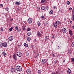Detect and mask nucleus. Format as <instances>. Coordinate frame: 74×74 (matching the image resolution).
Returning <instances> with one entry per match:
<instances>
[{
	"mask_svg": "<svg viewBox=\"0 0 74 74\" xmlns=\"http://www.w3.org/2000/svg\"><path fill=\"white\" fill-rule=\"evenodd\" d=\"M16 69L17 71L21 72L22 70V67L19 66H16Z\"/></svg>",
	"mask_w": 74,
	"mask_h": 74,
	"instance_id": "nucleus-1",
	"label": "nucleus"
},
{
	"mask_svg": "<svg viewBox=\"0 0 74 74\" xmlns=\"http://www.w3.org/2000/svg\"><path fill=\"white\" fill-rule=\"evenodd\" d=\"M16 56L19 57H21L22 56V53L21 52H18L17 53Z\"/></svg>",
	"mask_w": 74,
	"mask_h": 74,
	"instance_id": "nucleus-2",
	"label": "nucleus"
},
{
	"mask_svg": "<svg viewBox=\"0 0 74 74\" xmlns=\"http://www.w3.org/2000/svg\"><path fill=\"white\" fill-rule=\"evenodd\" d=\"M41 63L42 64H45V63H47V59H43L42 60Z\"/></svg>",
	"mask_w": 74,
	"mask_h": 74,
	"instance_id": "nucleus-3",
	"label": "nucleus"
},
{
	"mask_svg": "<svg viewBox=\"0 0 74 74\" xmlns=\"http://www.w3.org/2000/svg\"><path fill=\"white\" fill-rule=\"evenodd\" d=\"M32 19L31 18H29L27 20L28 23H32Z\"/></svg>",
	"mask_w": 74,
	"mask_h": 74,
	"instance_id": "nucleus-4",
	"label": "nucleus"
},
{
	"mask_svg": "<svg viewBox=\"0 0 74 74\" xmlns=\"http://www.w3.org/2000/svg\"><path fill=\"white\" fill-rule=\"evenodd\" d=\"M9 41H11L13 40L14 37L13 36H10L8 38Z\"/></svg>",
	"mask_w": 74,
	"mask_h": 74,
	"instance_id": "nucleus-5",
	"label": "nucleus"
},
{
	"mask_svg": "<svg viewBox=\"0 0 74 74\" xmlns=\"http://www.w3.org/2000/svg\"><path fill=\"white\" fill-rule=\"evenodd\" d=\"M13 58L14 59V60H16V55L15 54H14L13 56Z\"/></svg>",
	"mask_w": 74,
	"mask_h": 74,
	"instance_id": "nucleus-6",
	"label": "nucleus"
},
{
	"mask_svg": "<svg viewBox=\"0 0 74 74\" xmlns=\"http://www.w3.org/2000/svg\"><path fill=\"white\" fill-rule=\"evenodd\" d=\"M41 33L39 32H38L37 33V34H36L37 36H38L39 37H41Z\"/></svg>",
	"mask_w": 74,
	"mask_h": 74,
	"instance_id": "nucleus-7",
	"label": "nucleus"
},
{
	"mask_svg": "<svg viewBox=\"0 0 74 74\" xmlns=\"http://www.w3.org/2000/svg\"><path fill=\"white\" fill-rule=\"evenodd\" d=\"M26 72L27 74H31V71L29 69L27 70Z\"/></svg>",
	"mask_w": 74,
	"mask_h": 74,
	"instance_id": "nucleus-8",
	"label": "nucleus"
},
{
	"mask_svg": "<svg viewBox=\"0 0 74 74\" xmlns=\"http://www.w3.org/2000/svg\"><path fill=\"white\" fill-rule=\"evenodd\" d=\"M15 68H13L11 70V71L12 72V73H14V72H15Z\"/></svg>",
	"mask_w": 74,
	"mask_h": 74,
	"instance_id": "nucleus-9",
	"label": "nucleus"
},
{
	"mask_svg": "<svg viewBox=\"0 0 74 74\" xmlns=\"http://www.w3.org/2000/svg\"><path fill=\"white\" fill-rule=\"evenodd\" d=\"M62 31L63 33H66V29L64 28H63L62 29Z\"/></svg>",
	"mask_w": 74,
	"mask_h": 74,
	"instance_id": "nucleus-10",
	"label": "nucleus"
},
{
	"mask_svg": "<svg viewBox=\"0 0 74 74\" xmlns=\"http://www.w3.org/2000/svg\"><path fill=\"white\" fill-rule=\"evenodd\" d=\"M56 24L58 25L59 26L60 24V22L59 21H57L56 22Z\"/></svg>",
	"mask_w": 74,
	"mask_h": 74,
	"instance_id": "nucleus-11",
	"label": "nucleus"
},
{
	"mask_svg": "<svg viewBox=\"0 0 74 74\" xmlns=\"http://www.w3.org/2000/svg\"><path fill=\"white\" fill-rule=\"evenodd\" d=\"M3 47L5 48L6 47H7V43L6 42H5L3 43Z\"/></svg>",
	"mask_w": 74,
	"mask_h": 74,
	"instance_id": "nucleus-12",
	"label": "nucleus"
},
{
	"mask_svg": "<svg viewBox=\"0 0 74 74\" xmlns=\"http://www.w3.org/2000/svg\"><path fill=\"white\" fill-rule=\"evenodd\" d=\"M67 73L68 74H70L71 73V70L70 69H68L67 70Z\"/></svg>",
	"mask_w": 74,
	"mask_h": 74,
	"instance_id": "nucleus-13",
	"label": "nucleus"
},
{
	"mask_svg": "<svg viewBox=\"0 0 74 74\" xmlns=\"http://www.w3.org/2000/svg\"><path fill=\"white\" fill-rule=\"evenodd\" d=\"M41 3H46V0H41Z\"/></svg>",
	"mask_w": 74,
	"mask_h": 74,
	"instance_id": "nucleus-14",
	"label": "nucleus"
},
{
	"mask_svg": "<svg viewBox=\"0 0 74 74\" xmlns=\"http://www.w3.org/2000/svg\"><path fill=\"white\" fill-rule=\"evenodd\" d=\"M69 34L70 36H72L73 35V32H72V31L70 30H69Z\"/></svg>",
	"mask_w": 74,
	"mask_h": 74,
	"instance_id": "nucleus-15",
	"label": "nucleus"
},
{
	"mask_svg": "<svg viewBox=\"0 0 74 74\" xmlns=\"http://www.w3.org/2000/svg\"><path fill=\"white\" fill-rule=\"evenodd\" d=\"M52 74H59V72H53L52 73Z\"/></svg>",
	"mask_w": 74,
	"mask_h": 74,
	"instance_id": "nucleus-16",
	"label": "nucleus"
},
{
	"mask_svg": "<svg viewBox=\"0 0 74 74\" xmlns=\"http://www.w3.org/2000/svg\"><path fill=\"white\" fill-rule=\"evenodd\" d=\"M15 4L16 5H19V4H20V2H19L17 1L16 2Z\"/></svg>",
	"mask_w": 74,
	"mask_h": 74,
	"instance_id": "nucleus-17",
	"label": "nucleus"
},
{
	"mask_svg": "<svg viewBox=\"0 0 74 74\" xmlns=\"http://www.w3.org/2000/svg\"><path fill=\"white\" fill-rule=\"evenodd\" d=\"M2 54L3 55V56H5V55H6V53H5V51H3L2 52Z\"/></svg>",
	"mask_w": 74,
	"mask_h": 74,
	"instance_id": "nucleus-18",
	"label": "nucleus"
},
{
	"mask_svg": "<svg viewBox=\"0 0 74 74\" xmlns=\"http://www.w3.org/2000/svg\"><path fill=\"white\" fill-rule=\"evenodd\" d=\"M38 74H41V71L40 70H39L38 71Z\"/></svg>",
	"mask_w": 74,
	"mask_h": 74,
	"instance_id": "nucleus-19",
	"label": "nucleus"
},
{
	"mask_svg": "<svg viewBox=\"0 0 74 74\" xmlns=\"http://www.w3.org/2000/svg\"><path fill=\"white\" fill-rule=\"evenodd\" d=\"M41 9H42L43 10H44L45 9V7L44 6H43L42 7V8H41Z\"/></svg>",
	"mask_w": 74,
	"mask_h": 74,
	"instance_id": "nucleus-20",
	"label": "nucleus"
},
{
	"mask_svg": "<svg viewBox=\"0 0 74 74\" xmlns=\"http://www.w3.org/2000/svg\"><path fill=\"white\" fill-rule=\"evenodd\" d=\"M12 29H13V27H12L10 28L9 29L10 31H12Z\"/></svg>",
	"mask_w": 74,
	"mask_h": 74,
	"instance_id": "nucleus-21",
	"label": "nucleus"
},
{
	"mask_svg": "<svg viewBox=\"0 0 74 74\" xmlns=\"http://www.w3.org/2000/svg\"><path fill=\"white\" fill-rule=\"evenodd\" d=\"M3 45V44L2 42H0V47H1Z\"/></svg>",
	"mask_w": 74,
	"mask_h": 74,
	"instance_id": "nucleus-22",
	"label": "nucleus"
},
{
	"mask_svg": "<svg viewBox=\"0 0 74 74\" xmlns=\"http://www.w3.org/2000/svg\"><path fill=\"white\" fill-rule=\"evenodd\" d=\"M37 24L38 26H40L41 25V23H40V22L38 21L37 22Z\"/></svg>",
	"mask_w": 74,
	"mask_h": 74,
	"instance_id": "nucleus-23",
	"label": "nucleus"
},
{
	"mask_svg": "<svg viewBox=\"0 0 74 74\" xmlns=\"http://www.w3.org/2000/svg\"><path fill=\"white\" fill-rule=\"evenodd\" d=\"M27 39L28 41H30V40H31V38H27Z\"/></svg>",
	"mask_w": 74,
	"mask_h": 74,
	"instance_id": "nucleus-24",
	"label": "nucleus"
},
{
	"mask_svg": "<svg viewBox=\"0 0 74 74\" xmlns=\"http://www.w3.org/2000/svg\"><path fill=\"white\" fill-rule=\"evenodd\" d=\"M24 46H25V47H28V45H27V44L24 43Z\"/></svg>",
	"mask_w": 74,
	"mask_h": 74,
	"instance_id": "nucleus-25",
	"label": "nucleus"
},
{
	"mask_svg": "<svg viewBox=\"0 0 74 74\" xmlns=\"http://www.w3.org/2000/svg\"><path fill=\"white\" fill-rule=\"evenodd\" d=\"M49 14H53V10H51L49 12Z\"/></svg>",
	"mask_w": 74,
	"mask_h": 74,
	"instance_id": "nucleus-26",
	"label": "nucleus"
},
{
	"mask_svg": "<svg viewBox=\"0 0 74 74\" xmlns=\"http://www.w3.org/2000/svg\"><path fill=\"white\" fill-rule=\"evenodd\" d=\"M21 28H19L18 29V30L17 31V32H18V33H20L21 32Z\"/></svg>",
	"mask_w": 74,
	"mask_h": 74,
	"instance_id": "nucleus-27",
	"label": "nucleus"
},
{
	"mask_svg": "<svg viewBox=\"0 0 74 74\" xmlns=\"http://www.w3.org/2000/svg\"><path fill=\"white\" fill-rule=\"evenodd\" d=\"M71 46L72 47H74V42H73L71 44Z\"/></svg>",
	"mask_w": 74,
	"mask_h": 74,
	"instance_id": "nucleus-28",
	"label": "nucleus"
},
{
	"mask_svg": "<svg viewBox=\"0 0 74 74\" xmlns=\"http://www.w3.org/2000/svg\"><path fill=\"white\" fill-rule=\"evenodd\" d=\"M70 4V3L69 1H68L66 2V4H67V5H69Z\"/></svg>",
	"mask_w": 74,
	"mask_h": 74,
	"instance_id": "nucleus-29",
	"label": "nucleus"
},
{
	"mask_svg": "<svg viewBox=\"0 0 74 74\" xmlns=\"http://www.w3.org/2000/svg\"><path fill=\"white\" fill-rule=\"evenodd\" d=\"M5 10H6V11H8L9 10V8L8 7H6V8H5Z\"/></svg>",
	"mask_w": 74,
	"mask_h": 74,
	"instance_id": "nucleus-30",
	"label": "nucleus"
},
{
	"mask_svg": "<svg viewBox=\"0 0 74 74\" xmlns=\"http://www.w3.org/2000/svg\"><path fill=\"white\" fill-rule=\"evenodd\" d=\"M31 30V29L30 28H28L27 29V31H30Z\"/></svg>",
	"mask_w": 74,
	"mask_h": 74,
	"instance_id": "nucleus-31",
	"label": "nucleus"
},
{
	"mask_svg": "<svg viewBox=\"0 0 74 74\" xmlns=\"http://www.w3.org/2000/svg\"><path fill=\"white\" fill-rule=\"evenodd\" d=\"M27 34L28 36H30L31 35V33H28Z\"/></svg>",
	"mask_w": 74,
	"mask_h": 74,
	"instance_id": "nucleus-32",
	"label": "nucleus"
},
{
	"mask_svg": "<svg viewBox=\"0 0 74 74\" xmlns=\"http://www.w3.org/2000/svg\"><path fill=\"white\" fill-rule=\"evenodd\" d=\"M18 28V27L16 26V27H15L14 28V29H15V30H17Z\"/></svg>",
	"mask_w": 74,
	"mask_h": 74,
	"instance_id": "nucleus-33",
	"label": "nucleus"
},
{
	"mask_svg": "<svg viewBox=\"0 0 74 74\" xmlns=\"http://www.w3.org/2000/svg\"><path fill=\"white\" fill-rule=\"evenodd\" d=\"M23 30H26V29L25 28V26H24L23 27Z\"/></svg>",
	"mask_w": 74,
	"mask_h": 74,
	"instance_id": "nucleus-34",
	"label": "nucleus"
},
{
	"mask_svg": "<svg viewBox=\"0 0 74 74\" xmlns=\"http://www.w3.org/2000/svg\"><path fill=\"white\" fill-rule=\"evenodd\" d=\"M71 60L73 62H74V58H72L71 59Z\"/></svg>",
	"mask_w": 74,
	"mask_h": 74,
	"instance_id": "nucleus-35",
	"label": "nucleus"
},
{
	"mask_svg": "<svg viewBox=\"0 0 74 74\" xmlns=\"http://www.w3.org/2000/svg\"><path fill=\"white\" fill-rule=\"evenodd\" d=\"M54 26L55 28H57V27H58V25H56Z\"/></svg>",
	"mask_w": 74,
	"mask_h": 74,
	"instance_id": "nucleus-36",
	"label": "nucleus"
},
{
	"mask_svg": "<svg viewBox=\"0 0 74 74\" xmlns=\"http://www.w3.org/2000/svg\"><path fill=\"white\" fill-rule=\"evenodd\" d=\"M3 28H1V32H3Z\"/></svg>",
	"mask_w": 74,
	"mask_h": 74,
	"instance_id": "nucleus-37",
	"label": "nucleus"
},
{
	"mask_svg": "<svg viewBox=\"0 0 74 74\" xmlns=\"http://www.w3.org/2000/svg\"><path fill=\"white\" fill-rule=\"evenodd\" d=\"M49 38L48 36H46V37H45V40H47V38Z\"/></svg>",
	"mask_w": 74,
	"mask_h": 74,
	"instance_id": "nucleus-38",
	"label": "nucleus"
},
{
	"mask_svg": "<svg viewBox=\"0 0 74 74\" xmlns=\"http://www.w3.org/2000/svg\"><path fill=\"white\" fill-rule=\"evenodd\" d=\"M72 14H74V9H73L72 11Z\"/></svg>",
	"mask_w": 74,
	"mask_h": 74,
	"instance_id": "nucleus-39",
	"label": "nucleus"
},
{
	"mask_svg": "<svg viewBox=\"0 0 74 74\" xmlns=\"http://www.w3.org/2000/svg\"><path fill=\"white\" fill-rule=\"evenodd\" d=\"M0 6L1 7H3V5L2 4H0Z\"/></svg>",
	"mask_w": 74,
	"mask_h": 74,
	"instance_id": "nucleus-40",
	"label": "nucleus"
},
{
	"mask_svg": "<svg viewBox=\"0 0 74 74\" xmlns=\"http://www.w3.org/2000/svg\"><path fill=\"white\" fill-rule=\"evenodd\" d=\"M26 56H28V55H29V53H26Z\"/></svg>",
	"mask_w": 74,
	"mask_h": 74,
	"instance_id": "nucleus-41",
	"label": "nucleus"
},
{
	"mask_svg": "<svg viewBox=\"0 0 74 74\" xmlns=\"http://www.w3.org/2000/svg\"><path fill=\"white\" fill-rule=\"evenodd\" d=\"M72 18L73 20H74V15L72 16Z\"/></svg>",
	"mask_w": 74,
	"mask_h": 74,
	"instance_id": "nucleus-42",
	"label": "nucleus"
},
{
	"mask_svg": "<svg viewBox=\"0 0 74 74\" xmlns=\"http://www.w3.org/2000/svg\"><path fill=\"white\" fill-rule=\"evenodd\" d=\"M56 23H53V26H55V25H56Z\"/></svg>",
	"mask_w": 74,
	"mask_h": 74,
	"instance_id": "nucleus-43",
	"label": "nucleus"
},
{
	"mask_svg": "<svg viewBox=\"0 0 74 74\" xmlns=\"http://www.w3.org/2000/svg\"><path fill=\"white\" fill-rule=\"evenodd\" d=\"M71 10H72V8H70L69 9V11H70Z\"/></svg>",
	"mask_w": 74,
	"mask_h": 74,
	"instance_id": "nucleus-44",
	"label": "nucleus"
},
{
	"mask_svg": "<svg viewBox=\"0 0 74 74\" xmlns=\"http://www.w3.org/2000/svg\"><path fill=\"white\" fill-rule=\"evenodd\" d=\"M55 54H52V56H53V57H54V56H55Z\"/></svg>",
	"mask_w": 74,
	"mask_h": 74,
	"instance_id": "nucleus-45",
	"label": "nucleus"
},
{
	"mask_svg": "<svg viewBox=\"0 0 74 74\" xmlns=\"http://www.w3.org/2000/svg\"><path fill=\"white\" fill-rule=\"evenodd\" d=\"M72 29H74V25H73L72 27Z\"/></svg>",
	"mask_w": 74,
	"mask_h": 74,
	"instance_id": "nucleus-46",
	"label": "nucleus"
},
{
	"mask_svg": "<svg viewBox=\"0 0 74 74\" xmlns=\"http://www.w3.org/2000/svg\"><path fill=\"white\" fill-rule=\"evenodd\" d=\"M48 6H47L46 7V9L47 10H48V9H49V8H48Z\"/></svg>",
	"mask_w": 74,
	"mask_h": 74,
	"instance_id": "nucleus-47",
	"label": "nucleus"
},
{
	"mask_svg": "<svg viewBox=\"0 0 74 74\" xmlns=\"http://www.w3.org/2000/svg\"><path fill=\"white\" fill-rule=\"evenodd\" d=\"M53 8H54V9H56V7H55V6H54Z\"/></svg>",
	"mask_w": 74,
	"mask_h": 74,
	"instance_id": "nucleus-48",
	"label": "nucleus"
},
{
	"mask_svg": "<svg viewBox=\"0 0 74 74\" xmlns=\"http://www.w3.org/2000/svg\"><path fill=\"white\" fill-rule=\"evenodd\" d=\"M41 17L42 18H44V16H42Z\"/></svg>",
	"mask_w": 74,
	"mask_h": 74,
	"instance_id": "nucleus-49",
	"label": "nucleus"
},
{
	"mask_svg": "<svg viewBox=\"0 0 74 74\" xmlns=\"http://www.w3.org/2000/svg\"><path fill=\"white\" fill-rule=\"evenodd\" d=\"M72 21H70V23H71V24H72Z\"/></svg>",
	"mask_w": 74,
	"mask_h": 74,
	"instance_id": "nucleus-50",
	"label": "nucleus"
},
{
	"mask_svg": "<svg viewBox=\"0 0 74 74\" xmlns=\"http://www.w3.org/2000/svg\"><path fill=\"white\" fill-rule=\"evenodd\" d=\"M52 38H55V36H53L52 37Z\"/></svg>",
	"mask_w": 74,
	"mask_h": 74,
	"instance_id": "nucleus-51",
	"label": "nucleus"
},
{
	"mask_svg": "<svg viewBox=\"0 0 74 74\" xmlns=\"http://www.w3.org/2000/svg\"><path fill=\"white\" fill-rule=\"evenodd\" d=\"M44 25H45V26H46V25H47V24L45 23Z\"/></svg>",
	"mask_w": 74,
	"mask_h": 74,
	"instance_id": "nucleus-52",
	"label": "nucleus"
},
{
	"mask_svg": "<svg viewBox=\"0 0 74 74\" xmlns=\"http://www.w3.org/2000/svg\"><path fill=\"white\" fill-rule=\"evenodd\" d=\"M65 62V60H63V62Z\"/></svg>",
	"mask_w": 74,
	"mask_h": 74,
	"instance_id": "nucleus-53",
	"label": "nucleus"
},
{
	"mask_svg": "<svg viewBox=\"0 0 74 74\" xmlns=\"http://www.w3.org/2000/svg\"><path fill=\"white\" fill-rule=\"evenodd\" d=\"M64 20L65 21H66V18H64Z\"/></svg>",
	"mask_w": 74,
	"mask_h": 74,
	"instance_id": "nucleus-54",
	"label": "nucleus"
},
{
	"mask_svg": "<svg viewBox=\"0 0 74 74\" xmlns=\"http://www.w3.org/2000/svg\"><path fill=\"white\" fill-rule=\"evenodd\" d=\"M58 49H59L60 48L59 46H58Z\"/></svg>",
	"mask_w": 74,
	"mask_h": 74,
	"instance_id": "nucleus-55",
	"label": "nucleus"
},
{
	"mask_svg": "<svg viewBox=\"0 0 74 74\" xmlns=\"http://www.w3.org/2000/svg\"><path fill=\"white\" fill-rule=\"evenodd\" d=\"M34 40L35 41H36V39H34Z\"/></svg>",
	"mask_w": 74,
	"mask_h": 74,
	"instance_id": "nucleus-56",
	"label": "nucleus"
},
{
	"mask_svg": "<svg viewBox=\"0 0 74 74\" xmlns=\"http://www.w3.org/2000/svg\"><path fill=\"white\" fill-rule=\"evenodd\" d=\"M40 9V8H38V10H39Z\"/></svg>",
	"mask_w": 74,
	"mask_h": 74,
	"instance_id": "nucleus-57",
	"label": "nucleus"
}]
</instances>
